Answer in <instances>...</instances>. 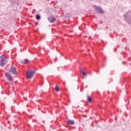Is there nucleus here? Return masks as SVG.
I'll use <instances>...</instances> for the list:
<instances>
[{"label": "nucleus", "instance_id": "nucleus-1", "mask_svg": "<svg viewBox=\"0 0 131 131\" xmlns=\"http://www.w3.org/2000/svg\"><path fill=\"white\" fill-rule=\"evenodd\" d=\"M8 61H9V59L7 58V56L5 55H3L0 57V66H5V65L8 63Z\"/></svg>", "mask_w": 131, "mask_h": 131}, {"label": "nucleus", "instance_id": "nucleus-2", "mask_svg": "<svg viewBox=\"0 0 131 131\" xmlns=\"http://www.w3.org/2000/svg\"><path fill=\"white\" fill-rule=\"evenodd\" d=\"M34 74H35V71H29L26 73V76L27 78L30 79V78H32Z\"/></svg>", "mask_w": 131, "mask_h": 131}, {"label": "nucleus", "instance_id": "nucleus-3", "mask_svg": "<svg viewBox=\"0 0 131 131\" xmlns=\"http://www.w3.org/2000/svg\"><path fill=\"white\" fill-rule=\"evenodd\" d=\"M123 17H124V21L127 22L128 24H131V18H130V17L129 16V15H128V14L126 13L123 15Z\"/></svg>", "mask_w": 131, "mask_h": 131}, {"label": "nucleus", "instance_id": "nucleus-4", "mask_svg": "<svg viewBox=\"0 0 131 131\" xmlns=\"http://www.w3.org/2000/svg\"><path fill=\"white\" fill-rule=\"evenodd\" d=\"M9 72L14 75L18 74V72H17V69H16V68H15L13 66H11Z\"/></svg>", "mask_w": 131, "mask_h": 131}, {"label": "nucleus", "instance_id": "nucleus-5", "mask_svg": "<svg viewBox=\"0 0 131 131\" xmlns=\"http://www.w3.org/2000/svg\"><path fill=\"white\" fill-rule=\"evenodd\" d=\"M5 76L7 77V78L9 80H10V81H13V77L11 74L9 73H5Z\"/></svg>", "mask_w": 131, "mask_h": 131}, {"label": "nucleus", "instance_id": "nucleus-6", "mask_svg": "<svg viewBox=\"0 0 131 131\" xmlns=\"http://www.w3.org/2000/svg\"><path fill=\"white\" fill-rule=\"evenodd\" d=\"M95 9L97 12H99L100 14H103L104 11L102 10V8L99 6H95Z\"/></svg>", "mask_w": 131, "mask_h": 131}, {"label": "nucleus", "instance_id": "nucleus-7", "mask_svg": "<svg viewBox=\"0 0 131 131\" xmlns=\"http://www.w3.org/2000/svg\"><path fill=\"white\" fill-rule=\"evenodd\" d=\"M48 19L49 22H50V23H54V22H55V21H56V18L55 17H53L52 16L48 17Z\"/></svg>", "mask_w": 131, "mask_h": 131}, {"label": "nucleus", "instance_id": "nucleus-8", "mask_svg": "<svg viewBox=\"0 0 131 131\" xmlns=\"http://www.w3.org/2000/svg\"><path fill=\"white\" fill-rule=\"evenodd\" d=\"M67 124H71V125H73V124H74V121L69 120L67 121Z\"/></svg>", "mask_w": 131, "mask_h": 131}, {"label": "nucleus", "instance_id": "nucleus-9", "mask_svg": "<svg viewBox=\"0 0 131 131\" xmlns=\"http://www.w3.org/2000/svg\"><path fill=\"white\" fill-rule=\"evenodd\" d=\"M22 64H28L29 63V60L27 59H25L24 60L21 61Z\"/></svg>", "mask_w": 131, "mask_h": 131}, {"label": "nucleus", "instance_id": "nucleus-10", "mask_svg": "<svg viewBox=\"0 0 131 131\" xmlns=\"http://www.w3.org/2000/svg\"><path fill=\"white\" fill-rule=\"evenodd\" d=\"M87 101L88 102H89V103L92 102V101H93V99L91 98V97H90L89 96H87Z\"/></svg>", "mask_w": 131, "mask_h": 131}, {"label": "nucleus", "instance_id": "nucleus-11", "mask_svg": "<svg viewBox=\"0 0 131 131\" xmlns=\"http://www.w3.org/2000/svg\"><path fill=\"white\" fill-rule=\"evenodd\" d=\"M36 20H39V19H40V15H36Z\"/></svg>", "mask_w": 131, "mask_h": 131}, {"label": "nucleus", "instance_id": "nucleus-12", "mask_svg": "<svg viewBox=\"0 0 131 131\" xmlns=\"http://www.w3.org/2000/svg\"><path fill=\"white\" fill-rule=\"evenodd\" d=\"M55 91L56 92H59V91H60L59 89V87L58 86V85H56L55 86Z\"/></svg>", "mask_w": 131, "mask_h": 131}, {"label": "nucleus", "instance_id": "nucleus-13", "mask_svg": "<svg viewBox=\"0 0 131 131\" xmlns=\"http://www.w3.org/2000/svg\"><path fill=\"white\" fill-rule=\"evenodd\" d=\"M82 74L83 76H86V73H85L84 71L82 72Z\"/></svg>", "mask_w": 131, "mask_h": 131}]
</instances>
